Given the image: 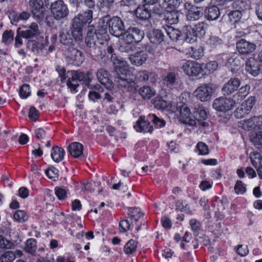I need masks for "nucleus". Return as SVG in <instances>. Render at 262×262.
Returning a JSON list of instances; mask_svg holds the SVG:
<instances>
[{
    "label": "nucleus",
    "mask_w": 262,
    "mask_h": 262,
    "mask_svg": "<svg viewBox=\"0 0 262 262\" xmlns=\"http://www.w3.org/2000/svg\"><path fill=\"white\" fill-rule=\"evenodd\" d=\"M93 13L92 10L88 9L75 15L71 20L70 29L77 39L81 38L82 40L83 28L89 25L85 39L87 46L86 51L92 57H97L100 52L97 43L103 44L102 42L100 41V39L106 38L107 35L106 28L101 32H99L97 31L93 25H89L93 20Z\"/></svg>",
    "instance_id": "obj_1"
},
{
    "label": "nucleus",
    "mask_w": 262,
    "mask_h": 262,
    "mask_svg": "<svg viewBox=\"0 0 262 262\" xmlns=\"http://www.w3.org/2000/svg\"><path fill=\"white\" fill-rule=\"evenodd\" d=\"M58 73L61 81L66 82L69 89L75 92H77L79 82H83L85 85H88L91 81L89 73H84L80 71L71 70L66 72L64 69L62 68L58 70Z\"/></svg>",
    "instance_id": "obj_2"
},
{
    "label": "nucleus",
    "mask_w": 262,
    "mask_h": 262,
    "mask_svg": "<svg viewBox=\"0 0 262 262\" xmlns=\"http://www.w3.org/2000/svg\"><path fill=\"white\" fill-rule=\"evenodd\" d=\"M39 34L38 26L35 23H32L28 26L18 28L15 37L14 47L19 48L23 45L21 38H29L36 36Z\"/></svg>",
    "instance_id": "obj_3"
},
{
    "label": "nucleus",
    "mask_w": 262,
    "mask_h": 262,
    "mask_svg": "<svg viewBox=\"0 0 262 262\" xmlns=\"http://www.w3.org/2000/svg\"><path fill=\"white\" fill-rule=\"evenodd\" d=\"M116 76L115 78V82L118 87L126 89L128 92H134L135 88L132 83V80L128 78V71L124 68L116 67Z\"/></svg>",
    "instance_id": "obj_4"
},
{
    "label": "nucleus",
    "mask_w": 262,
    "mask_h": 262,
    "mask_svg": "<svg viewBox=\"0 0 262 262\" xmlns=\"http://www.w3.org/2000/svg\"><path fill=\"white\" fill-rule=\"evenodd\" d=\"M51 12L56 20H67L69 14L67 5L62 0H57L51 5Z\"/></svg>",
    "instance_id": "obj_5"
},
{
    "label": "nucleus",
    "mask_w": 262,
    "mask_h": 262,
    "mask_svg": "<svg viewBox=\"0 0 262 262\" xmlns=\"http://www.w3.org/2000/svg\"><path fill=\"white\" fill-rule=\"evenodd\" d=\"M246 88L242 87L239 92L236 94V97L237 101L239 103H241V106L236 108L234 112V116L237 119H243L238 122V126L239 128H242L245 129V124L246 123V119L244 118L246 114V107L244 105V103L246 102L245 98L246 97Z\"/></svg>",
    "instance_id": "obj_6"
},
{
    "label": "nucleus",
    "mask_w": 262,
    "mask_h": 262,
    "mask_svg": "<svg viewBox=\"0 0 262 262\" xmlns=\"http://www.w3.org/2000/svg\"><path fill=\"white\" fill-rule=\"evenodd\" d=\"M108 27V30L113 35L119 37L124 33L125 27L121 18L118 16H114L108 19V17H104Z\"/></svg>",
    "instance_id": "obj_7"
},
{
    "label": "nucleus",
    "mask_w": 262,
    "mask_h": 262,
    "mask_svg": "<svg viewBox=\"0 0 262 262\" xmlns=\"http://www.w3.org/2000/svg\"><path fill=\"white\" fill-rule=\"evenodd\" d=\"M64 54L66 60L69 64L79 66L84 60L83 53L73 47H68Z\"/></svg>",
    "instance_id": "obj_8"
},
{
    "label": "nucleus",
    "mask_w": 262,
    "mask_h": 262,
    "mask_svg": "<svg viewBox=\"0 0 262 262\" xmlns=\"http://www.w3.org/2000/svg\"><path fill=\"white\" fill-rule=\"evenodd\" d=\"M249 31L247 33V54L253 53L256 48L260 45L259 34L254 26L248 28Z\"/></svg>",
    "instance_id": "obj_9"
},
{
    "label": "nucleus",
    "mask_w": 262,
    "mask_h": 262,
    "mask_svg": "<svg viewBox=\"0 0 262 262\" xmlns=\"http://www.w3.org/2000/svg\"><path fill=\"white\" fill-rule=\"evenodd\" d=\"M29 6L33 17L37 21H42L45 16V8L42 0H30Z\"/></svg>",
    "instance_id": "obj_10"
},
{
    "label": "nucleus",
    "mask_w": 262,
    "mask_h": 262,
    "mask_svg": "<svg viewBox=\"0 0 262 262\" xmlns=\"http://www.w3.org/2000/svg\"><path fill=\"white\" fill-rule=\"evenodd\" d=\"M179 109L178 118L184 124L193 126L196 125V120L191 118V112L189 108L185 104L178 106Z\"/></svg>",
    "instance_id": "obj_11"
},
{
    "label": "nucleus",
    "mask_w": 262,
    "mask_h": 262,
    "mask_svg": "<svg viewBox=\"0 0 262 262\" xmlns=\"http://www.w3.org/2000/svg\"><path fill=\"white\" fill-rule=\"evenodd\" d=\"M235 102L232 99L221 97L214 100L213 107L217 111L226 112L231 110Z\"/></svg>",
    "instance_id": "obj_12"
},
{
    "label": "nucleus",
    "mask_w": 262,
    "mask_h": 262,
    "mask_svg": "<svg viewBox=\"0 0 262 262\" xmlns=\"http://www.w3.org/2000/svg\"><path fill=\"white\" fill-rule=\"evenodd\" d=\"M59 38L60 42L68 47H73L74 40L77 42L82 41L81 38L77 39L74 36L72 31H67L63 29L59 31Z\"/></svg>",
    "instance_id": "obj_13"
},
{
    "label": "nucleus",
    "mask_w": 262,
    "mask_h": 262,
    "mask_svg": "<svg viewBox=\"0 0 262 262\" xmlns=\"http://www.w3.org/2000/svg\"><path fill=\"white\" fill-rule=\"evenodd\" d=\"M213 92L212 88L208 84L198 87L194 93L196 97L201 101H207L211 99Z\"/></svg>",
    "instance_id": "obj_14"
},
{
    "label": "nucleus",
    "mask_w": 262,
    "mask_h": 262,
    "mask_svg": "<svg viewBox=\"0 0 262 262\" xmlns=\"http://www.w3.org/2000/svg\"><path fill=\"white\" fill-rule=\"evenodd\" d=\"M184 72L189 76H196L202 71L201 65L193 61H187L182 67Z\"/></svg>",
    "instance_id": "obj_15"
},
{
    "label": "nucleus",
    "mask_w": 262,
    "mask_h": 262,
    "mask_svg": "<svg viewBox=\"0 0 262 262\" xmlns=\"http://www.w3.org/2000/svg\"><path fill=\"white\" fill-rule=\"evenodd\" d=\"M178 74L174 71L167 72L163 78L164 85L169 89H172L178 84Z\"/></svg>",
    "instance_id": "obj_16"
},
{
    "label": "nucleus",
    "mask_w": 262,
    "mask_h": 262,
    "mask_svg": "<svg viewBox=\"0 0 262 262\" xmlns=\"http://www.w3.org/2000/svg\"><path fill=\"white\" fill-rule=\"evenodd\" d=\"M135 78L137 81L155 83L157 80L158 75L155 73L144 70L138 72Z\"/></svg>",
    "instance_id": "obj_17"
},
{
    "label": "nucleus",
    "mask_w": 262,
    "mask_h": 262,
    "mask_svg": "<svg viewBox=\"0 0 262 262\" xmlns=\"http://www.w3.org/2000/svg\"><path fill=\"white\" fill-rule=\"evenodd\" d=\"M137 17L144 21L145 26L147 28L151 27L149 18L151 16L150 11L145 6H139L136 10Z\"/></svg>",
    "instance_id": "obj_18"
},
{
    "label": "nucleus",
    "mask_w": 262,
    "mask_h": 262,
    "mask_svg": "<svg viewBox=\"0 0 262 262\" xmlns=\"http://www.w3.org/2000/svg\"><path fill=\"white\" fill-rule=\"evenodd\" d=\"M123 35L135 43L140 42L143 38L144 33L137 27H130L124 32Z\"/></svg>",
    "instance_id": "obj_19"
},
{
    "label": "nucleus",
    "mask_w": 262,
    "mask_h": 262,
    "mask_svg": "<svg viewBox=\"0 0 262 262\" xmlns=\"http://www.w3.org/2000/svg\"><path fill=\"white\" fill-rule=\"evenodd\" d=\"M97 78L101 84L107 88L112 86V81L110 79V74L106 70L100 68L98 70L96 73Z\"/></svg>",
    "instance_id": "obj_20"
},
{
    "label": "nucleus",
    "mask_w": 262,
    "mask_h": 262,
    "mask_svg": "<svg viewBox=\"0 0 262 262\" xmlns=\"http://www.w3.org/2000/svg\"><path fill=\"white\" fill-rule=\"evenodd\" d=\"M149 121L148 119L146 121L144 117L141 116L134 125V128L139 132L151 133L153 130V127Z\"/></svg>",
    "instance_id": "obj_21"
},
{
    "label": "nucleus",
    "mask_w": 262,
    "mask_h": 262,
    "mask_svg": "<svg viewBox=\"0 0 262 262\" xmlns=\"http://www.w3.org/2000/svg\"><path fill=\"white\" fill-rule=\"evenodd\" d=\"M240 85V81L237 78H231L222 89L224 95H230L236 91Z\"/></svg>",
    "instance_id": "obj_22"
},
{
    "label": "nucleus",
    "mask_w": 262,
    "mask_h": 262,
    "mask_svg": "<svg viewBox=\"0 0 262 262\" xmlns=\"http://www.w3.org/2000/svg\"><path fill=\"white\" fill-rule=\"evenodd\" d=\"M147 58V54L144 51H141L130 55L129 59L133 64L140 66L145 63Z\"/></svg>",
    "instance_id": "obj_23"
},
{
    "label": "nucleus",
    "mask_w": 262,
    "mask_h": 262,
    "mask_svg": "<svg viewBox=\"0 0 262 262\" xmlns=\"http://www.w3.org/2000/svg\"><path fill=\"white\" fill-rule=\"evenodd\" d=\"M148 38L150 42L159 45L165 41V36L162 30L159 29H154L148 34Z\"/></svg>",
    "instance_id": "obj_24"
},
{
    "label": "nucleus",
    "mask_w": 262,
    "mask_h": 262,
    "mask_svg": "<svg viewBox=\"0 0 262 262\" xmlns=\"http://www.w3.org/2000/svg\"><path fill=\"white\" fill-rule=\"evenodd\" d=\"M260 71L259 62L254 58H249L247 61V72L253 76H256L259 74Z\"/></svg>",
    "instance_id": "obj_25"
},
{
    "label": "nucleus",
    "mask_w": 262,
    "mask_h": 262,
    "mask_svg": "<svg viewBox=\"0 0 262 262\" xmlns=\"http://www.w3.org/2000/svg\"><path fill=\"white\" fill-rule=\"evenodd\" d=\"M118 50L121 52L128 53L133 50L135 43L123 35V38L119 41Z\"/></svg>",
    "instance_id": "obj_26"
},
{
    "label": "nucleus",
    "mask_w": 262,
    "mask_h": 262,
    "mask_svg": "<svg viewBox=\"0 0 262 262\" xmlns=\"http://www.w3.org/2000/svg\"><path fill=\"white\" fill-rule=\"evenodd\" d=\"M247 128L248 130L255 131L262 128V116L254 117L247 120Z\"/></svg>",
    "instance_id": "obj_27"
},
{
    "label": "nucleus",
    "mask_w": 262,
    "mask_h": 262,
    "mask_svg": "<svg viewBox=\"0 0 262 262\" xmlns=\"http://www.w3.org/2000/svg\"><path fill=\"white\" fill-rule=\"evenodd\" d=\"M184 39L189 43H193L196 40L198 36L191 26H186L183 29Z\"/></svg>",
    "instance_id": "obj_28"
},
{
    "label": "nucleus",
    "mask_w": 262,
    "mask_h": 262,
    "mask_svg": "<svg viewBox=\"0 0 262 262\" xmlns=\"http://www.w3.org/2000/svg\"><path fill=\"white\" fill-rule=\"evenodd\" d=\"M249 159L252 165L257 168L258 172H261L262 169V156L257 151H253L250 154Z\"/></svg>",
    "instance_id": "obj_29"
},
{
    "label": "nucleus",
    "mask_w": 262,
    "mask_h": 262,
    "mask_svg": "<svg viewBox=\"0 0 262 262\" xmlns=\"http://www.w3.org/2000/svg\"><path fill=\"white\" fill-rule=\"evenodd\" d=\"M83 147L79 142H73L68 146V151L74 158H78L82 154Z\"/></svg>",
    "instance_id": "obj_30"
},
{
    "label": "nucleus",
    "mask_w": 262,
    "mask_h": 262,
    "mask_svg": "<svg viewBox=\"0 0 262 262\" xmlns=\"http://www.w3.org/2000/svg\"><path fill=\"white\" fill-rule=\"evenodd\" d=\"M203 16V12L198 7H192L186 14L187 19L190 21L199 20Z\"/></svg>",
    "instance_id": "obj_31"
},
{
    "label": "nucleus",
    "mask_w": 262,
    "mask_h": 262,
    "mask_svg": "<svg viewBox=\"0 0 262 262\" xmlns=\"http://www.w3.org/2000/svg\"><path fill=\"white\" fill-rule=\"evenodd\" d=\"M138 92L144 99H149L156 95L154 89L149 86H143L140 88Z\"/></svg>",
    "instance_id": "obj_32"
},
{
    "label": "nucleus",
    "mask_w": 262,
    "mask_h": 262,
    "mask_svg": "<svg viewBox=\"0 0 262 262\" xmlns=\"http://www.w3.org/2000/svg\"><path fill=\"white\" fill-rule=\"evenodd\" d=\"M220 15L219 8L215 6H211L205 11L206 18L209 20H216Z\"/></svg>",
    "instance_id": "obj_33"
},
{
    "label": "nucleus",
    "mask_w": 262,
    "mask_h": 262,
    "mask_svg": "<svg viewBox=\"0 0 262 262\" xmlns=\"http://www.w3.org/2000/svg\"><path fill=\"white\" fill-rule=\"evenodd\" d=\"M65 151L64 150L58 146L53 147L52 148L51 157L56 162L58 163L64 158Z\"/></svg>",
    "instance_id": "obj_34"
},
{
    "label": "nucleus",
    "mask_w": 262,
    "mask_h": 262,
    "mask_svg": "<svg viewBox=\"0 0 262 262\" xmlns=\"http://www.w3.org/2000/svg\"><path fill=\"white\" fill-rule=\"evenodd\" d=\"M165 30L169 38L173 41H177L181 39L182 36L180 30L170 26H167V28L165 29Z\"/></svg>",
    "instance_id": "obj_35"
},
{
    "label": "nucleus",
    "mask_w": 262,
    "mask_h": 262,
    "mask_svg": "<svg viewBox=\"0 0 262 262\" xmlns=\"http://www.w3.org/2000/svg\"><path fill=\"white\" fill-rule=\"evenodd\" d=\"M30 16V14L27 11H23L21 13H16L11 14L10 16L11 22L13 25H15L20 21L27 20Z\"/></svg>",
    "instance_id": "obj_36"
},
{
    "label": "nucleus",
    "mask_w": 262,
    "mask_h": 262,
    "mask_svg": "<svg viewBox=\"0 0 262 262\" xmlns=\"http://www.w3.org/2000/svg\"><path fill=\"white\" fill-rule=\"evenodd\" d=\"M250 141L262 152V134L256 132L251 133L249 136Z\"/></svg>",
    "instance_id": "obj_37"
},
{
    "label": "nucleus",
    "mask_w": 262,
    "mask_h": 262,
    "mask_svg": "<svg viewBox=\"0 0 262 262\" xmlns=\"http://www.w3.org/2000/svg\"><path fill=\"white\" fill-rule=\"evenodd\" d=\"M28 48L34 54L41 55L43 53V50L45 47L43 43L31 41L28 42Z\"/></svg>",
    "instance_id": "obj_38"
},
{
    "label": "nucleus",
    "mask_w": 262,
    "mask_h": 262,
    "mask_svg": "<svg viewBox=\"0 0 262 262\" xmlns=\"http://www.w3.org/2000/svg\"><path fill=\"white\" fill-rule=\"evenodd\" d=\"M179 16L180 14L177 9H166L165 17L169 23L177 24L179 21Z\"/></svg>",
    "instance_id": "obj_39"
},
{
    "label": "nucleus",
    "mask_w": 262,
    "mask_h": 262,
    "mask_svg": "<svg viewBox=\"0 0 262 262\" xmlns=\"http://www.w3.org/2000/svg\"><path fill=\"white\" fill-rule=\"evenodd\" d=\"M138 243L134 240L130 239L126 243L124 247V251L126 254H132L137 250Z\"/></svg>",
    "instance_id": "obj_40"
},
{
    "label": "nucleus",
    "mask_w": 262,
    "mask_h": 262,
    "mask_svg": "<svg viewBox=\"0 0 262 262\" xmlns=\"http://www.w3.org/2000/svg\"><path fill=\"white\" fill-rule=\"evenodd\" d=\"M37 249L36 240L33 238L28 239L26 242L24 250L31 254H34Z\"/></svg>",
    "instance_id": "obj_41"
},
{
    "label": "nucleus",
    "mask_w": 262,
    "mask_h": 262,
    "mask_svg": "<svg viewBox=\"0 0 262 262\" xmlns=\"http://www.w3.org/2000/svg\"><path fill=\"white\" fill-rule=\"evenodd\" d=\"M194 110L193 113L196 120H205L206 119L207 116V112L203 106L200 105L195 106Z\"/></svg>",
    "instance_id": "obj_42"
},
{
    "label": "nucleus",
    "mask_w": 262,
    "mask_h": 262,
    "mask_svg": "<svg viewBox=\"0 0 262 262\" xmlns=\"http://www.w3.org/2000/svg\"><path fill=\"white\" fill-rule=\"evenodd\" d=\"M207 27V25L204 21H202L195 25L193 29L198 37H202L205 35Z\"/></svg>",
    "instance_id": "obj_43"
},
{
    "label": "nucleus",
    "mask_w": 262,
    "mask_h": 262,
    "mask_svg": "<svg viewBox=\"0 0 262 262\" xmlns=\"http://www.w3.org/2000/svg\"><path fill=\"white\" fill-rule=\"evenodd\" d=\"M242 16L241 11L236 10L230 12L227 15L228 21L231 25L234 24L237 22Z\"/></svg>",
    "instance_id": "obj_44"
},
{
    "label": "nucleus",
    "mask_w": 262,
    "mask_h": 262,
    "mask_svg": "<svg viewBox=\"0 0 262 262\" xmlns=\"http://www.w3.org/2000/svg\"><path fill=\"white\" fill-rule=\"evenodd\" d=\"M147 119L155 124L157 127H162L166 124L164 120L158 117L155 114H149L147 116Z\"/></svg>",
    "instance_id": "obj_45"
},
{
    "label": "nucleus",
    "mask_w": 262,
    "mask_h": 262,
    "mask_svg": "<svg viewBox=\"0 0 262 262\" xmlns=\"http://www.w3.org/2000/svg\"><path fill=\"white\" fill-rule=\"evenodd\" d=\"M154 107L158 110H164L168 106V103L161 97L157 96L152 102Z\"/></svg>",
    "instance_id": "obj_46"
},
{
    "label": "nucleus",
    "mask_w": 262,
    "mask_h": 262,
    "mask_svg": "<svg viewBox=\"0 0 262 262\" xmlns=\"http://www.w3.org/2000/svg\"><path fill=\"white\" fill-rule=\"evenodd\" d=\"M129 212V216L132 221V223L135 222V223H137L138 221L140 220V218L143 216V213L140 212L139 209L136 208L130 209Z\"/></svg>",
    "instance_id": "obj_47"
},
{
    "label": "nucleus",
    "mask_w": 262,
    "mask_h": 262,
    "mask_svg": "<svg viewBox=\"0 0 262 262\" xmlns=\"http://www.w3.org/2000/svg\"><path fill=\"white\" fill-rule=\"evenodd\" d=\"M14 33L12 30H6L4 32L2 36V42L6 45L10 44L14 40Z\"/></svg>",
    "instance_id": "obj_48"
},
{
    "label": "nucleus",
    "mask_w": 262,
    "mask_h": 262,
    "mask_svg": "<svg viewBox=\"0 0 262 262\" xmlns=\"http://www.w3.org/2000/svg\"><path fill=\"white\" fill-rule=\"evenodd\" d=\"M13 219L19 223H24L28 220V215L24 211L19 210L14 213Z\"/></svg>",
    "instance_id": "obj_49"
},
{
    "label": "nucleus",
    "mask_w": 262,
    "mask_h": 262,
    "mask_svg": "<svg viewBox=\"0 0 262 262\" xmlns=\"http://www.w3.org/2000/svg\"><path fill=\"white\" fill-rule=\"evenodd\" d=\"M176 209L182 212L190 213V208L189 205L186 201L178 200L176 202Z\"/></svg>",
    "instance_id": "obj_50"
},
{
    "label": "nucleus",
    "mask_w": 262,
    "mask_h": 262,
    "mask_svg": "<svg viewBox=\"0 0 262 262\" xmlns=\"http://www.w3.org/2000/svg\"><path fill=\"white\" fill-rule=\"evenodd\" d=\"M15 258L14 252L9 251L5 252L0 256V262H12Z\"/></svg>",
    "instance_id": "obj_51"
},
{
    "label": "nucleus",
    "mask_w": 262,
    "mask_h": 262,
    "mask_svg": "<svg viewBox=\"0 0 262 262\" xmlns=\"http://www.w3.org/2000/svg\"><path fill=\"white\" fill-rule=\"evenodd\" d=\"M222 41L218 37L211 36L207 41V44L211 48H215L221 45Z\"/></svg>",
    "instance_id": "obj_52"
},
{
    "label": "nucleus",
    "mask_w": 262,
    "mask_h": 262,
    "mask_svg": "<svg viewBox=\"0 0 262 262\" xmlns=\"http://www.w3.org/2000/svg\"><path fill=\"white\" fill-rule=\"evenodd\" d=\"M236 48L241 56H243L241 58L243 59L245 58L246 54V40L244 39L239 40L236 43Z\"/></svg>",
    "instance_id": "obj_53"
},
{
    "label": "nucleus",
    "mask_w": 262,
    "mask_h": 262,
    "mask_svg": "<svg viewBox=\"0 0 262 262\" xmlns=\"http://www.w3.org/2000/svg\"><path fill=\"white\" fill-rule=\"evenodd\" d=\"M31 95L30 88L29 84H23L19 89V96L22 98H27Z\"/></svg>",
    "instance_id": "obj_54"
},
{
    "label": "nucleus",
    "mask_w": 262,
    "mask_h": 262,
    "mask_svg": "<svg viewBox=\"0 0 262 262\" xmlns=\"http://www.w3.org/2000/svg\"><path fill=\"white\" fill-rule=\"evenodd\" d=\"M190 53L191 54V57L198 59L203 55V49L202 47L198 48L191 47L190 48Z\"/></svg>",
    "instance_id": "obj_55"
},
{
    "label": "nucleus",
    "mask_w": 262,
    "mask_h": 262,
    "mask_svg": "<svg viewBox=\"0 0 262 262\" xmlns=\"http://www.w3.org/2000/svg\"><path fill=\"white\" fill-rule=\"evenodd\" d=\"M199 151V155H206L209 153V148L208 146L203 142H199L196 146Z\"/></svg>",
    "instance_id": "obj_56"
},
{
    "label": "nucleus",
    "mask_w": 262,
    "mask_h": 262,
    "mask_svg": "<svg viewBox=\"0 0 262 262\" xmlns=\"http://www.w3.org/2000/svg\"><path fill=\"white\" fill-rule=\"evenodd\" d=\"M45 173L49 178L55 180L58 177V170L53 167H50L45 171Z\"/></svg>",
    "instance_id": "obj_57"
},
{
    "label": "nucleus",
    "mask_w": 262,
    "mask_h": 262,
    "mask_svg": "<svg viewBox=\"0 0 262 262\" xmlns=\"http://www.w3.org/2000/svg\"><path fill=\"white\" fill-rule=\"evenodd\" d=\"M166 4V9H177L180 4V0H163Z\"/></svg>",
    "instance_id": "obj_58"
},
{
    "label": "nucleus",
    "mask_w": 262,
    "mask_h": 262,
    "mask_svg": "<svg viewBox=\"0 0 262 262\" xmlns=\"http://www.w3.org/2000/svg\"><path fill=\"white\" fill-rule=\"evenodd\" d=\"M13 244V243L0 235V248L1 249H11Z\"/></svg>",
    "instance_id": "obj_59"
},
{
    "label": "nucleus",
    "mask_w": 262,
    "mask_h": 262,
    "mask_svg": "<svg viewBox=\"0 0 262 262\" xmlns=\"http://www.w3.org/2000/svg\"><path fill=\"white\" fill-rule=\"evenodd\" d=\"M99 185V183L96 182L86 183V184H84L82 189L92 192L95 190L96 187H98Z\"/></svg>",
    "instance_id": "obj_60"
},
{
    "label": "nucleus",
    "mask_w": 262,
    "mask_h": 262,
    "mask_svg": "<svg viewBox=\"0 0 262 262\" xmlns=\"http://www.w3.org/2000/svg\"><path fill=\"white\" fill-rule=\"evenodd\" d=\"M234 190L237 194H243L246 191L244 184L241 181H237L234 186Z\"/></svg>",
    "instance_id": "obj_61"
},
{
    "label": "nucleus",
    "mask_w": 262,
    "mask_h": 262,
    "mask_svg": "<svg viewBox=\"0 0 262 262\" xmlns=\"http://www.w3.org/2000/svg\"><path fill=\"white\" fill-rule=\"evenodd\" d=\"M114 3V0H100L98 4V6L100 9L106 8L108 9H111Z\"/></svg>",
    "instance_id": "obj_62"
},
{
    "label": "nucleus",
    "mask_w": 262,
    "mask_h": 262,
    "mask_svg": "<svg viewBox=\"0 0 262 262\" xmlns=\"http://www.w3.org/2000/svg\"><path fill=\"white\" fill-rule=\"evenodd\" d=\"M55 193L57 197L60 200L65 199L67 196V192L65 189L60 187H56L55 188Z\"/></svg>",
    "instance_id": "obj_63"
},
{
    "label": "nucleus",
    "mask_w": 262,
    "mask_h": 262,
    "mask_svg": "<svg viewBox=\"0 0 262 262\" xmlns=\"http://www.w3.org/2000/svg\"><path fill=\"white\" fill-rule=\"evenodd\" d=\"M130 224L129 221L126 219L121 220L119 223L120 231L122 232H125L128 231L130 228Z\"/></svg>",
    "instance_id": "obj_64"
}]
</instances>
